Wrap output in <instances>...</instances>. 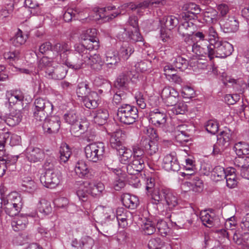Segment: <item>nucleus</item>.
<instances>
[{"instance_id":"a878e982","label":"nucleus","mask_w":249,"mask_h":249,"mask_svg":"<svg viewBox=\"0 0 249 249\" xmlns=\"http://www.w3.org/2000/svg\"><path fill=\"white\" fill-rule=\"evenodd\" d=\"M122 132L121 131H117L112 133L109 139L110 146L116 149L118 151L120 149L124 147L122 146L123 140L122 138Z\"/></svg>"},{"instance_id":"7c9ffc66","label":"nucleus","mask_w":249,"mask_h":249,"mask_svg":"<svg viewBox=\"0 0 249 249\" xmlns=\"http://www.w3.org/2000/svg\"><path fill=\"white\" fill-rule=\"evenodd\" d=\"M6 97L10 105H15L18 102H22L24 96L23 92L19 90L8 91L6 93Z\"/></svg>"},{"instance_id":"b1692460","label":"nucleus","mask_w":249,"mask_h":249,"mask_svg":"<svg viewBox=\"0 0 249 249\" xmlns=\"http://www.w3.org/2000/svg\"><path fill=\"white\" fill-rule=\"evenodd\" d=\"M99 97L97 92L92 91L82 100L85 106L89 109L96 108L99 105Z\"/></svg>"},{"instance_id":"e433bc0d","label":"nucleus","mask_w":249,"mask_h":249,"mask_svg":"<svg viewBox=\"0 0 249 249\" xmlns=\"http://www.w3.org/2000/svg\"><path fill=\"white\" fill-rule=\"evenodd\" d=\"M120 162L122 164H127L133 155L132 151L125 147L118 151Z\"/></svg>"},{"instance_id":"58836bf2","label":"nucleus","mask_w":249,"mask_h":249,"mask_svg":"<svg viewBox=\"0 0 249 249\" xmlns=\"http://www.w3.org/2000/svg\"><path fill=\"white\" fill-rule=\"evenodd\" d=\"M86 182L89 189V194L93 196H99L104 189V185L102 183L95 184L88 182Z\"/></svg>"},{"instance_id":"864d4df0","label":"nucleus","mask_w":249,"mask_h":249,"mask_svg":"<svg viewBox=\"0 0 249 249\" xmlns=\"http://www.w3.org/2000/svg\"><path fill=\"white\" fill-rule=\"evenodd\" d=\"M217 12L213 9H208L203 13L204 20L208 23H215L217 21Z\"/></svg>"},{"instance_id":"4c0bfd02","label":"nucleus","mask_w":249,"mask_h":249,"mask_svg":"<svg viewBox=\"0 0 249 249\" xmlns=\"http://www.w3.org/2000/svg\"><path fill=\"white\" fill-rule=\"evenodd\" d=\"M186 12L181 14V16L184 18L185 20L190 18V14L196 15L198 14L200 12V9L199 6L193 3H190L184 7Z\"/></svg>"},{"instance_id":"69168bd1","label":"nucleus","mask_w":249,"mask_h":249,"mask_svg":"<svg viewBox=\"0 0 249 249\" xmlns=\"http://www.w3.org/2000/svg\"><path fill=\"white\" fill-rule=\"evenodd\" d=\"M142 228L147 235H151L156 231L155 225L151 221H147L142 226Z\"/></svg>"},{"instance_id":"de8ad7c7","label":"nucleus","mask_w":249,"mask_h":249,"mask_svg":"<svg viewBox=\"0 0 249 249\" xmlns=\"http://www.w3.org/2000/svg\"><path fill=\"white\" fill-rule=\"evenodd\" d=\"M92 91L89 88L88 84L84 83H80L78 85L76 94L78 97L82 100Z\"/></svg>"},{"instance_id":"3c124183","label":"nucleus","mask_w":249,"mask_h":249,"mask_svg":"<svg viewBox=\"0 0 249 249\" xmlns=\"http://www.w3.org/2000/svg\"><path fill=\"white\" fill-rule=\"evenodd\" d=\"M27 39V36L23 35L22 31L18 29L15 36L11 39V41L14 46L18 47L23 44Z\"/></svg>"},{"instance_id":"f3484780","label":"nucleus","mask_w":249,"mask_h":249,"mask_svg":"<svg viewBox=\"0 0 249 249\" xmlns=\"http://www.w3.org/2000/svg\"><path fill=\"white\" fill-rule=\"evenodd\" d=\"M233 240L237 245H241L243 249H249V232L239 230L233 231Z\"/></svg>"},{"instance_id":"473e14b6","label":"nucleus","mask_w":249,"mask_h":249,"mask_svg":"<svg viewBox=\"0 0 249 249\" xmlns=\"http://www.w3.org/2000/svg\"><path fill=\"white\" fill-rule=\"evenodd\" d=\"M169 188L163 187L155 188L153 191H152L148 195L151 197V198L153 201V203L156 204H159L160 202L163 201V199L165 197L163 192L164 193L165 190H169Z\"/></svg>"},{"instance_id":"4468645a","label":"nucleus","mask_w":249,"mask_h":249,"mask_svg":"<svg viewBox=\"0 0 249 249\" xmlns=\"http://www.w3.org/2000/svg\"><path fill=\"white\" fill-rule=\"evenodd\" d=\"M163 168L168 171H177L179 168L176 153L172 152L166 155L162 160Z\"/></svg>"},{"instance_id":"c85d7f7f","label":"nucleus","mask_w":249,"mask_h":249,"mask_svg":"<svg viewBox=\"0 0 249 249\" xmlns=\"http://www.w3.org/2000/svg\"><path fill=\"white\" fill-rule=\"evenodd\" d=\"M122 202L123 205L126 208L130 209H135L139 203L138 198L129 194H124L122 196Z\"/></svg>"},{"instance_id":"423d86ee","label":"nucleus","mask_w":249,"mask_h":249,"mask_svg":"<svg viewBox=\"0 0 249 249\" xmlns=\"http://www.w3.org/2000/svg\"><path fill=\"white\" fill-rule=\"evenodd\" d=\"M105 147L103 142L92 143L85 147L87 160L93 162L101 160L104 157Z\"/></svg>"},{"instance_id":"9b49d317","label":"nucleus","mask_w":249,"mask_h":249,"mask_svg":"<svg viewBox=\"0 0 249 249\" xmlns=\"http://www.w3.org/2000/svg\"><path fill=\"white\" fill-rule=\"evenodd\" d=\"M161 97L167 106H173L178 102L179 94L174 88L165 87L161 91Z\"/></svg>"},{"instance_id":"72a5a7b5","label":"nucleus","mask_w":249,"mask_h":249,"mask_svg":"<svg viewBox=\"0 0 249 249\" xmlns=\"http://www.w3.org/2000/svg\"><path fill=\"white\" fill-rule=\"evenodd\" d=\"M88 125V123L86 121H78L71 125V132L74 136H78L87 130Z\"/></svg>"},{"instance_id":"1a4fd4ad","label":"nucleus","mask_w":249,"mask_h":249,"mask_svg":"<svg viewBox=\"0 0 249 249\" xmlns=\"http://www.w3.org/2000/svg\"><path fill=\"white\" fill-rule=\"evenodd\" d=\"M144 167V160L143 158H133L131 162L129 163L126 166V171L128 174L134 176L129 180L130 183L137 187L139 185L140 180L135 176L138 175Z\"/></svg>"},{"instance_id":"a211bd4d","label":"nucleus","mask_w":249,"mask_h":249,"mask_svg":"<svg viewBox=\"0 0 249 249\" xmlns=\"http://www.w3.org/2000/svg\"><path fill=\"white\" fill-rule=\"evenodd\" d=\"M67 70L62 66L48 68L46 70L45 76L50 79L60 80L65 77Z\"/></svg>"},{"instance_id":"f03ea898","label":"nucleus","mask_w":249,"mask_h":249,"mask_svg":"<svg viewBox=\"0 0 249 249\" xmlns=\"http://www.w3.org/2000/svg\"><path fill=\"white\" fill-rule=\"evenodd\" d=\"M119 121L126 124H130L135 122L138 118L137 108L128 104H124L119 107L117 113Z\"/></svg>"},{"instance_id":"8fccbe9b","label":"nucleus","mask_w":249,"mask_h":249,"mask_svg":"<svg viewBox=\"0 0 249 249\" xmlns=\"http://www.w3.org/2000/svg\"><path fill=\"white\" fill-rule=\"evenodd\" d=\"M37 208L40 213L45 215L49 214L52 211L50 202L45 199L39 200L37 205Z\"/></svg>"},{"instance_id":"13d9d810","label":"nucleus","mask_w":249,"mask_h":249,"mask_svg":"<svg viewBox=\"0 0 249 249\" xmlns=\"http://www.w3.org/2000/svg\"><path fill=\"white\" fill-rule=\"evenodd\" d=\"M239 160H240L242 162H243V164L241 165H238L239 167L241 166V167L240 173L241 175L243 178L249 179V164L247 166L245 163V160H246L247 163H249V158H247L246 159L239 158V159L236 160V162Z\"/></svg>"},{"instance_id":"a18cd8bd","label":"nucleus","mask_w":249,"mask_h":249,"mask_svg":"<svg viewBox=\"0 0 249 249\" xmlns=\"http://www.w3.org/2000/svg\"><path fill=\"white\" fill-rule=\"evenodd\" d=\"M227 186L230 188H233L235 187L237 184V181L235 174V169L234 168H230L228 170L226 174Z\"/></svg>"},{"instance_id":"09e8293b","label":"nucleus","mask_w":249,"mask_h":249,"mask_svg":"<svg viewBox=\"0 0 249 249\" xmlns=\"http://www.w3.org/2000/svg\"><path fill=\"white\" fill-rule=\"evenodd\" d=\"M131 78V71H127L122 73L116 80L115 86L122 88L125 86Z\"/></svg>"},{"instance_id":"bb28decb","label":"nucleus","mask_w":249,"mask_h":249,"mask_svg":"<svg viewBox=\"0 0 249 249\" xmlns=\"http://www.w3.org/2000/svg\"><path fill=\"white\" fill-rule=\"evenodd\" d=\"M74 171L76 174L80 178H85L88 177L90 170L86 161L80 160L76 163Z\"/></svg>"},{"instance_id":"20e7f679","label":"nucleus","mask_w":249,"mask_h":249,"mask_svg":"<svg viewBox=\"0 0 249 249\" xmlns=\"http://www.w3.org/2000/svg\"><path fill=\"white\" fill-rule=\"evenodd\" d=\"M34 116L38 121L46 119L49 114L53 110V105L48 100L38 98L34 102Z\"/></svg>"},{"instance_id":"c756f323","label":"nucleus","mask_w":249,"mask_h":249,"mask_svg":"<svg viewBox=\"0 0 249 249\" xmlns=\"http://www.w3.org/2000/svg\"><path fill=\"white\" fill-rule=\"evenodd\" d=\"M109 114L107 110L99 109L93 112V120L95 124L102 125L107 121Z\"/></svg>"},{"instance_id":"680f3d73","label":"nucleus","mask_w":249,"mask_h":249,"mask_svg":"<svg viewBox=\"0 0 249 249\" xmlns=\"http://www.w3.org/2000/svg\"><path fill=\"white\" fill-rule=\"evenodd\" d=\"M157 228L160 233L162 236H166L169 231V228L167 223L163 220L158 221Z\"/></svg>"},{"instance_id":"603ef678","label":"nucleus","mask_w":249,"mask_h":249,"mask_svg":"<svg viewBox=\"0 0 249 249\" xmlns=\"http://www.w3.org/2000/svg\"><path fill=\"white\" fill-rule=\"evenodd\" d=\"M236 154L240 157L249 154V144L245 142H239L235 144Z\"/></svg>"},{"instance_id":"6e6552de","label":"nucleus","mask_w":249,"mask_h":249,"mask_svg":"<svg viewBox=\"0 0 249 249\" xmlns=\"http://www.w3.org/2000/svg\"><path fill=\"white\" fill-rule=\"evenodd\" d=\"M62 179L61 173L55 169H47L40 176L41 183L46 187L53 188L57 186Z\"/></svg>"},{"instance_id":"f257e3e1","label":"nucleus","mask_w":249,"mask_h":249,"mask_svg":"<svg viewBox=\"0 0 249 249\" xmlns=\"http://www.w3.org/2000/svg\"><path fill=\"white\" fill-rule=\"evenodd\" d=\"M74 53H72L67 57L66 62L63 64L74 70H79L86 65L88 59V51L82 45H75Z\"/></svg>"},{"instance_id":"5701e85b","label":"nucleus","mask_w":249,"mask_h":249,"mask_svg":"<svg viewBox=\"0 0 249 249\" xmlns=\"http://www.w3.org/2000/svg\"><path fill=\"white\" fill-rule=\"evenodd\" d=\"M196 29V26L192 22L185 21L178 26V32L183 37L192 36Z\"/></svg>"},{"instance_id":"7ed1b4c3","label":"nucleus","mask_w":249,"mask_h":249,"mask_svg":"<svg viewBox=\"0 0 249 249\" xmlns=\"http://www.w3.org/2000/svg\"><path fill=\"white\" fill-rule=\"evenodd\" d=\"M2 203L6 213L11 216L16 215L19 212L22 205L21 198L17 192L10 193L6 199L2 201Z\"/></svg>"},{"instance_id":"393cba45","label":"nucleus","mask_w":249,"mask_h":249,"mask_svg":"<svg viewBox=\"0 0 249 249\" xmlns=\"http://www.w3.org/2000/svg\"><path fill=\"white\" fill-rule=\"evenodd\" d=\"M210 47H211V44H208V43L203 45L200 44L198 42L194 43L192 46V51L198 55L203 56L204 55H208L210 59L211 60V53Z\"/></svg>"},{"instance_id":"f8f14e48","label":"nucleus","mask_w":249,"mask_h":249,"mask_svg":"<svg viewBox=\"0 0 249 249\" xmlns=\"http://www.w3.org/2000/svg\"><path fill=\"white\" fill-rule=\"evenodd\" d=\"M167 120L166 114L159 108L154 109L149 113V121L157 127H162Z\"/></svg>"},{"instance_id":"c03bdc74","label":"nucleus","mask_w":249,"mask_h":249,"mask_svg":"<svg viewBox=\"0 0 249 249\" xmlns=\"http://www.w3.org/2000/svg\"><path fill=\"white\" fill-rule=\"evenodd\" d=\"M4 151L0 150V177L5 174L6 169L10 165L8 156L4 154Z\"/></svg>"},{"instance_id":"ddd939ff","label":"nucleus","mask_w":249,"mask_h":249,"mask_svg":"<svg viewBox=\"0 0 249 249\" xmlns=\"http://www.w3.org/2000/svg\"><path fill=\"white\" fill-rule=\"evenodd\" d=\"M42 127L45 132L49 134L58 132L60 126V121L57 116H52L44 120Z\"/></svg>"},{"instance_id":"0e129e2a","label":"nucleus","mask_w":249,"mask_h":249,"mask_svg":"<svg viewBox=\"0 0 249 249\" xmlns=\"http://www.w3.org/2000/svg\"><path fill=\"white\" fill-rule=\"evenodd\" d=\"M52 60L48 57H43L39 61L38 68L44 71L46 74V70L48 68H52Z\"/></svg>"},{"instance_id":"a19ab883","label":"nucleus","mask_w":249,"mask_h":249,"mask_svg":"<svg viewBox=\"0 0 249 249\" xmlns=\"http://www.w3.org/2000/svg\"><path fill=\"white\" fill-rule=\"evenodd\" d=\"M228 170L229 169L225 170L224 168L220 166L215 167L212 173L213 179L215 181H218L225 178Z\"/></svg>"},{"instance_id":"6ab92c4d","label":"nucleus","mask_w":249,"mask_h":249,"mask_svg":"<svg viewBox=\"0 0 249 249\" xmlns=\"http://www.w3.org/2000/svg\"><path fill=\"white\" fill-rule=\"evenodd\" d=\"M26 157L30 162H36L44 159L45 154L42 149L30 146L26 149Z\"/></svg>"},{"instance_id":"aec40b11","label":"nucleus","mask_w":249,"mask_h":249,"mask_svg":"<svg viewBox=\"0 0 249 249\" xmlns=\"http://www.w3.org/2000/svg\"><path fill=\"white\" fill-rule=\"evenodd\" d=\"M171 53L173 55V64L177 69L183 71L186 69L188 66L187 60L180 56L181 53V51L179 48H172Z\"/></svg>"},{"instance_id":"c9c22d12","label":"nucleus","mask_w":249,"mask_h":249,"mask_svg":"<svg viewBox=\"0 0 249 249\" xmlns=\"http://www.w3.org/2000/svg\"><path fill=\"white\" fill-rule=\"evenodd\" d=\"M213 213H209L207 211H201L200 213V218L203 224L208 227H211L214 225L215 218Z\"/></svg>"},{"instance_id":"338daca9","label":"nucleus","mask_w":249,"mask_h":249,"mask_svg":"<svg viewBox=\"0 0 249 249\" xmlns=\"http://www.w3.org/2000/svg\"><path fill=\"white\" fill-rule=\"evenodd\" d=\"M231 139V134L230 132L223 131L217 136V141L219 143H222L225 146L229 144Z\"/></svg>"},{"instance_id":"cd10ccee","label":"nucleus","mask_w":249,"mask_h":249,"mask_svg":"<svg viewBox=\"0 0 249 249\" xmlns=\"http://www.w3.org/2000/svg\"><path fill=\"white\" fill-rule=\"evenodd\" d=\"M22 115L19 110H15L10 113L4 120V122L8 125L14 126L18 124L21 121Z\"/></svg>"},{"instance_id":"79ce46f5","label":"nucleus","mask_w":249,"mask_h":249,"mask_svg":"<svg viewBox=\"0 0 249 249\" xmlns=\"http://www.w3.org/2000/svg\"><path fill=\"white\" fill-rule=\"evenodd\" d=\"M59 153L60 161L65 163L70 158L71 154V151L69 146L66 143H63L60 146Z\"/></svg>"},{"instance_id":"412c9836","label":"nucleus","mask_w":249,"mask_h":249,"mask_svg":"<svg viewBox=\"0 0 249 249\" xmlns=\"http://www.w3.org/2000/svg\"><path fill=\"white\" fill-rule=\"evenodd\" d=\"M88 59L86 60V65L89 66L91 69L97 71L102 69L104 62L99 54L91 55L88 51Z\"/></svg>"},{"instance_id":"39448f33","label":"nucleus","mask_w":249,"mask_h":249,"mask_svg":"<svg viewBox=\"0 0 249 249\" xmlns=\"http://www.w3.org/2000/svg\"><path fill=\"white\" fill-rule=\"evenodd\" d=\"M53 52L56 53V54L51 58L52 60L57 63H64L71 53V44L64 41L57 42L53 45Z\"/></svg>"},{"instance_id":"052dcab7","label":"nucleus","mask_w":249,"mask_h":249,"mask_svg":"<svg viewBox=\"0 0 249 249\" xmlns=\"http://www.w3.org/2000/svg\"><path fill=\"white\" fill-rule=\"evenodd\" d=\"M132 153L133 158L144 159V152L145 151L144 147L141 146V142L139 144H136L132 146Z\"/></svg>"},{"instance_id":"f704fd0d","label":"nucleus","mask_w":249,"mask_h":249,"mask_svg":"<svg viewBox=\"0 0 249 249\" xmlns=\"http://www.w3.org/2000/svg\"><path fill=\"white\" fill-rule=\"evenodd\" d=\"M186 130L187 126L185 124L179 125L176 128V133H177L176 139L181 143L188 141V135L186 132Z\"/></svg>"},{"instance_id":"e2e57ef3","label":"nucleus","mask_w":249,"mask_h":249,"mask_svg":"<svg viewBox=\"0 0 249 249\" xmlns=\"http://www.w3.org/2000/svg\"><path fill=\"white\" fill-rule=\"evenodd\" d=\"M172 109V111L175 114H183L187 110V105L182 102L175 104Z\"/></svg>"},{"instance_id":"4be33fe9","label":"nucleus","mask_w":249,"mask_h":249,"mask_svg":"<svg viewBox=\"0 0 249 249\" xmlns=\"http://www.w3.org/2000/svg\"><path fill=\"white\" fill-rule=\"evenodd\" d=\"M111 170L117 176L113 183V187L115 190L120 191L125 185L126 175L125 172L120 168H112Z\"/></svg>"},{"instance_id":"4d7b16f0","label":"nucleus","mask_w":249,"mask_h":249,"mask_svg":"<svg viewBox=\"0 0 249 249\" xmlns=\"http://www.w3.org/2000/svg\"><path fill=\"white\" fill-rule=\"evenodd\" d=\"M120 59L117 53L113 52H108L106 53L107 64L111 67L116 66L119 63Z\"/></svg>"},{"instance_id":"0eeeda50","label":"nucleus","mask_w":249,"mask_h":249,"mask_svg":"<svg viewBox=\"0 0 249 249\" xmlns=\"http://www.w3.org/2000/svg\"><path fill=\"white\" fill-rule=\"evenodd\" d=\"M211 60L214 57L225 58L230 55L233 51V48L232 45L227 41H218L216 43L211 44L210 47Z\"/></svg>"},{"instance_id":"2eb2a0df","label":"nucleus","mask_w":249,"mask_h":249,"mask_svg":"<svg viewBox=\"0 0 249 249\" xmlns=\"http://www.w3.org/2000/svg\"><path fill=\"white\" fill-rule=\"evenodd\" d=\"M220 25L224 33H234L238 30L239 22L233 17L228 18H220Z\"/></svg>"},{"instance_id":"ea45409f","label":"nucleus","mask_w":249,"mask_h":249,"mask_svg":"<svg viewBox=\"0 0 249 249\" xmlns=\"http://www.w3.org/2000/svg\"><path fill=\"white\" fill-rule=\"evenodd\" d=\"M161 25H164L169 30L173 29L178 23V19L174 16L164 17L160 21Z\"/></svg>"},{"instance_id":"6e6d98bb","label":"nucleus","mask_w":249,"mask_h":249,"mask_svg":"<svg viewBox=\"0 0 249 249\" xmlns=\"http://www.w3.org/2000/svg\"><path fill=\"white\" fill-rule=\"evenodd\" d=\"M185 185L190 186L195 192H200L202 190L203 183L198 177H195L191 182H187Z\"/></svg>"},{"instance_id":"9d476101","label":"nucleus","mask_w":249,"mask_h":249,"mask_svg":"<svg viewBox=\"0 0 249 249\" xmlns=\"http://www.w3.org/2000/svg\"><path fill=\"white\" fill-rule=\"evenodd\" d=\"M150 139L147 138H142L141 140V146L144 147L145 152L150 155L156 154L159 147L158 143L155 141H157L158 135L155 130L152 129L151 130Z\"/></svg>"},{"instance_id":"49530a36","label":"nucleus","mask_w":249,"mask_h":249,"mask_svg":"<svg viewBox=\"0 0 249 249\" xmlns=\"http://www.w3.org/2000/svg\"><path fill=\"white\" fill-rule=\"evenodd\" d=\"M83 42L82 44H78L77 45H82L87 51L97 50L99 47V39H91L88 38H83Z\"/></svg>"},{"instance_id":"2f4dec72","label":"nucleus","mask_w":249,"mask_h":249,"mask_svg":"<svg viewBox=\"0 0 249 249\" xmlns=\"http://www.w3.org/2000/svg\"><path fill=\"white\" fill-rule=\"evenodd\" d=\"M27 217L18 215L15 217L12 222V226L15 231H18L25 229L28 224Z\"/></svg>"},{"instance_id":"37998d69","label":"nucleus","mask_w":249,"mask_h":249,"mask_svg":"<svg viewBox=\"0 0 249 249\" xmlns=\"http://www.w3.org/2000/svg\"><path fill=\"white\" fill-rule=\"evenodd\" d=\"M134 51V49L133 46L127 43H124L120 49L119 54L124 60H127L133 53Z\"/></svg>"},{"instance_id":"5fc2aeb1","label":"nucleus","mask_w":249,"mask_h":249,"mask_svg":"<svg viewBox=\"0 0 249 249\" xmlns=\"http://www.w3.org/2000/svg\"><path fill=\"white\" fill-rule=\"evenodd\" d=\"M76 194L79 199L84 202L87 200L89 191L86 182L81 184L76 191Z\"/></svg>"},{"instance_id":"dca6fc26","label":"nucleus","mask_w":249,"mask_h":249,"mask_svg":"<svg viewBox=\"0 0 249 249\" xmlns=\"http://www.w3.org/2000/svg\"><path fill=\"white\" fill-rule=\"evenodd\" d=\"M165 197L163 199V204L164 209L163 211H171L175 208L178 204V200L177 195L170 189L169 190H165L164 193Z\"/></svg>"},{"instance_id":"774afa93","label":"nucleus","mask_w":249,"mask_h":249,"mask_svg":"<svg viewBox=\"0 0 249 249\" xmlns=\"http://www.w3.org/2000/svg\"><path fill=\"white\" fill-rule=\"evenodd\" d=\"M164 245V242L160 238L151 239L148 243V247L150 249H160Z\"/></svg>"},{"instance_id":"bf43d9fd","label":"nucleus","mask_w":249,"mask_h":249,"mask_svg":"<svg viewBox=\"0 0 249 249\" xmlns=\"http://www.w3.org/2000/svg\"><path fill=\"white\" fill-rule=\"evenodd\" d=\"M208 44H213L218 41V36L216 30L213 27L209 28L207 32Z\"/></svg>"}]
</instances>
